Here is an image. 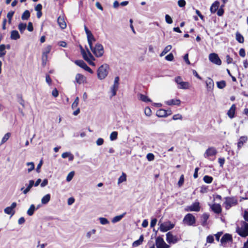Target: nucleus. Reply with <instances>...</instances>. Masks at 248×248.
<instances>
[{"mask_svg":"<svg viewBox=\"0 0 248 248\" xmlns=\"http://www.w3.org/2000/svg\"><path fill=\"white\" fill-rule=\"evenodd\" d=\"M109 67L107 64L101 65L97 71V78L100 80L105 79L108 75Z\"/></svg>","mask_w":248,"mask_h":248,"instance_id":"nucleus-1","label":"nucleus"},{"mask_svg":"<svg viewBox=\"0 0 248 248\" xmlns=\"http://www.w3.org/2000/svg\"><path fill=\"white\" fill-rule=\"evenodd\" d=\"M155 244L157 248H170V246L167 244L163 239L160 237L156 238Z\"/></svg>","mask_w":248,"mask_h":248,"instance_id":"nucleus-10","label":"nucleus"},{"mask_svg":"<svg viewBox=\"0 0 248 248\" xmlns=\"http://www.w3.org/2000/svg\"><path fill=\"white\" fill-rule=\"evenodd\" d=\"M34 182L33 180H30L29 181V185L27 187V188H28L30 190V189H31V188L34 185Z\"/></svg>","mask_w":248,"mask_h":248,"instance_id":"nucleus-61","label":"nucleus"},{"mask_svg":"<svg viewBox=\"0 0 248 248\" xmlns=\"http://www.w3.org/2000/svg\"><path fill=\"white\" fill-rule=\"evenodd\" d=\"M183 222L188 226H193L195 224L196 219L193 215L188 213L184 217Z\"/></svg>","mask_w":248,"mask_h":248,"instance_id":"nucleus-6","label":"nucleus"},{"mask_svg":"<svg viewBox=\"0 0 248 248\" xmlns=\"http://www.w3.org/2000/svg\"><path fill=\"white\" fill-rule=\"evenodd\" d=\"M236 39L240 43H243L244 41L243 36L239 32L236 33Z\"/></svg>","mask_w":248,"mask_h":248,"instance_id":"nucleus-35","label":"nucleus"},{"mask_svg":"<svg viewBox=\"0 0 248 248\" xmlns=\"http://www.w3.org/2000/svg\"><path fill=\"white\" fill-rule=\"evenodd\" d=\"M209 60L213 63L220 65L221 64V61L217 54L215 53H211L209 56Z\"/></svg>","mask_w":248,"mask_h":248,"instance_id":"nucleus-11","label":"nucleus"},{"mask_svg":"<svg viewBox=\"0 0 248 248\" xmlns=\"http://www.w3.org/2000/svg\"><path fill=\"white\" fill-rule=\"evenodd\" d=\"M118 136V133L116 131L112 132L110 135V139L113 141L117 139Z\"/></svg>","mask_w":248,"mask_h":248,"instance_id":"nucleus-43","label":"nucleus"},{"mask_svg":"<svg viewBox=\"0 0 248 248\" xmlns=\"http://www.w3.org/2000/svg\"><path fill=\"white\" fill-rule=\"evenodd\" d=\"M96 232L95 229H92V230L86 233V236L88 239H90L92 235L95 234Z\"/></svg>","mask_w":248,"mask_h":248,"instance_id":"nucleus-46","label":"nucleus"},{"mask_svg":"<svg viewBox=\"0 0 248 248\" xmlns=\"http://www.w3.org/2000/svg\"><path fill=\"white\" fill-rule=\"evenodd\" d=\"M217 87L219 89H223L226 86V82L224 80H221L220 81H218L217 83Z\"/></svg>","mask_w":248,"mask_h":248,"instance_id":"nucleus-41","label":"nucleus"},{"mask_svg":"<svg viewBox=\"0 0 248 248\" xmlns=\"http://www.w3.org/2000/svg\"><path fill=\"white\" fill-rule=\"evenodd\" d=\"M50 200V195L47 194L44 196L41 199V202L43 204H47Z\"/></svg>","mask_w":248,"mask_h":248,"instance_id":"nucleus-30","label":"nucleus"},{"mask_svg":"<svg viewBox=\"0 0 248 248\" xmlns=\"http://www.w3.org/2000/svg\"><path fill=\"white\" fill-rule=\"evenodd\" d=\"M15 12L14 11H10L7 13V17L8 19V22L11 24L12 18L14 16Z\"/></svg>","mask_w":248,"mask_h":248,"instance_id":"nucleus-45","label":"nucleus"},{"mask_svg":"<svg viewBox=\"0 0 248 248\" xmlns=\"http://www.w3.org/2000/svg\"><path fill=\"white\" fill-rule=\"evenodd\" d=\"M118 89V85L113 84L111 88L112 96H115L116 94V92Z\"/></svg>","mask_w":248,"mask_h":248,"instance_id":"nucleus-42","label":"nucleus"},{"mask_svg":"<svg viewBox=\"0 0 248 248\" xmlns=\"http://www.w3.org/2000/svg\"><path fill=\"white\" fill-rule=\"evenodd\" d=\"M204 182L207 184H210L213 181V178L208 175H205L203 179Z\"/></svg>","mask_w":248,"mask_h":248,"instance_id":"nucleus-40","label":"nucleus"},{"mask_svg":"<svg viewBox=\"0 0 248 248\" xmlns=\"http://www.w3.org/2000/svg\"><path fill=\"white\" fill-rule=\"evenodd\" d=\"M51 50V46L50 45L47 46L46 47H45L42 53V56L43 57H46L48 58V54L50 53V51Z\"/></svg>","mask_w":248,"mask_h":248,"instance_id":"nucleus-23","label":"nucleus"},{"mask_svg":"<svg viewBox=\"0 0 248 248\" xmlns=\"http://www.w3.org/2000/svg\"><path fill=\"white\" fill-rule=\"evenodd\" d=\"M143 241V235H141L140 237V238L139 239V240L134 242V243H133V246L134 247L139 246V245L141 244Z\"/></svg>","mask_w":248,"mask_h":248,"instance_id":"nucleus-32","label":"nucleus"},{"mask_svg":"<svg viewBox=\"0 0 248 248\" xmlns=\"http://www.w3.org/2000/svg\"><path fill=\"white\" fill-rule=\"evenodd\" d=\"M168 113L164 109H160L156 111V116L158 117H166Z\"/></svg>","mask_w":248,"mask_h":248,"instance_id":"nucleus-25","label":"nucleus"},{"mask_svg":"<svg viewBox=\"0 0 248 248\" xmlns=\"http://www.w3.org/2000/svg\"><path fill=\"white\" fill-rule=\"evenodd\" d=\"M158 225H159V229L161 232H166L169 230H171L174 227V224L171 223L170 221H166L161 223L160 221L158 222Z\"/></svg>","mask_w":248,"mask_h":248,"instance_id":"nucleus-3","label":"nucleus"},{"mask_svg":"<svg viewBox=\"0 0 248 248\" xmlns=\"http://www.w3.org/2000/svg\"><path fill=\"white\" fill-rule=\"evenodd\" d=\"M165 20L168 24H171L173 22L171 17L168 15L165 16Z\"/></svg>","mask_w":248,"mask_h":248,"instance_id":"nucleus-53","label":"nucleus"},{"mask_svg":"<svg viewBox=\"0 0 248 248\" xmlns=\"http://www.w3.org/2000/svg\"><path fill=\"white\" fill-rule=\"evenodd\" d=\"M20 35L17 31L14 30L11 31L10 38L12 40H17L20 38Z\"/></svg>","mask_w":248,"mask_h":248,"instance_id":"nucleus-22","label":"nucleus"},{"mask_svg":"<svg viewBox=\"0 0 248 248\" xmlns=\"http://www.w3.org/2000/svg\"><path fill=\"white\" fill-rule=\"evenodd\" d=\"M30 16V13L29 11L26 10L23 13V14L21 16V18L22 20H27L29 19Z\"/></svg>","mask_w":248,"mask_h":248,"instance_id":"nucleus-37","label":"nucleus"},{"mask_svg":"<svg viewBox=\"0 0 248 248\" xmlns=\"http://www.w3.org/2000/svg\"><path fill=\"white\" fill-rule=\"evenodd\" d=\"M16 202H13L10 206L7 207L4 209V213L7 215H10L11 217L13 216L15 213L14 209L16 207Z\"/></svg>","mask_w":248,"mask_h":248,"instance_id":"nucleus-13","label":"nucleus"},{"mask_svg":"<svg viewBox=\"0 0 248 248\" xmlns=\"http://www.w3.org/2000/svg\"><path fill=\"white\" fill-rule=\"evenodd\" d=\"M214 237L212 235H208L206 238V242L209 243H212L214 242Z\"/></svg>","mask_w":248,"mask_h":248,"instance_id":"nucleus-55","label":"nucleus"},{"mask_svg":"<svg viewBox=\"0 0 248 248\" xmlns=\"http://www.w3.org/2000/svg\"><path fill=\"white\" fill-rule=\"evenodd\" d=\"M184 182V175L183 174H182L181 175L179 180L178 182V185L179 186H180V187L181 186L183 185Z\"/></svg>","mask_w":248,"mask_h":248,"instance_id":"nucleus-51","label":"nucleus"},{"mask_svg":"<svg viewBox=\"0 0 248 248\" xmlns=\"http://www.w3.org/2000/svg\"><path fill=\"white\" fill-rule=\"evenodd\" d=\"M91 50L97 57L102 56L104 52L103 46L99 43H97Z\"/></svg>","mask_w":248,"mask_h":248,"instance_id":"nucleus-5","label":"nucleus"},{"mask_svg":"<svg viewBox=\"0 0 248 248\" xmlns=\"http://www.w3.org/2000/svg\"><path fill=\"white\" fill-rule=\"evenodd\" d=\"M125 214H126L125 213H124L121 215L117 216L114 217L112 219V220H111L112 222L113 223H116L120 221L123 218V217H124V216Z\"/></svg>","mask_w":248,"mask_h":248,"instance_id":"nucleus-29","label":"nucleus"},{"mask_svg":"<svg viewBox=\"0 0 248 248\" xmlns=\"http://www.w3.org/2000/svg\"><path fill=\"white\" fill-rule=\"evenodd\" d=\"M144 113L146 116H150L151 115L152 111L149 108L146 107L145 108Z\"/></svg>","mask_w":248,"mask_h":248,"instance_id":"nucleus-54","label":"nucleus"},{"mask_svg":"<svg viewBox=\"0 0 248 248\" xmlns=\"http://www.w3.org/2000/svg\"><path fill=\"white\" fill-rule=\"evenodd\" d=\"M146 158L148 161H151L154 160L155 156L153 154L149 153L147 155Z\"/></svg>","mask_w":248,"mask_h":248,"instance_id":"nucleus-52","label":"nucleus"},{"mask_svg":"<svg viewBox=\"0 0 248 248\" xmlns=\"http://www.w3.org/2000/svg\"><path fill=\"white\" fill-rule=\"evenodd\" d=\"M236 106L235 104H233L230 109L228 111L227 115L231 119L233 118L234 117V114L236 110Z\"/></svg>","mask_w":248,"mask_h":248,"instance_id":"nucleus-18","label":"nucleus"},{"mask_svg":"<svg viewBox=\"0 0 248 248\" xmlns=\"http://www.w3.org/2000/svg\"><path fill=\"white\" fill-rule=\"evenodd\" d=\"M57 22L60 27L62 29H64L66 27V23L64 20V17L63 16H60L57 19Z\"/></svg>","mask_w":248,"mask_h":248,"instance_id":"nucleus-16","label":"nucleus"},{"mask_svg":"<svg viewBox=\"0 0 248 248\" xmlns=\"http://www.w3.org/2000/svg\"><path fill=\"white\" fill-rule=\"evenodd\" d=\"M96 143L98 146L101 145L104 143V140L102 138H99L97 140Z\"/></svg>","mask_w":248,"mask_h":248,"instance_id":"nucleus-60","label":"nucleus"},{"mask_svg":"<svg viewBox=\"0 0 248 248\" xmlns=\"http://www.w3.org/2000/svg\"><path fill=\"white\" fill-rule=\"evenodd\" d=\"M76 80L78 83L80 84L84 83L85 80V77L80 74H78L76 76Z\"/></svg>","mask_w":248,"mask_h":248,"instance_id":"nucleus-20","label":"nucleus"},{"mask_svg":"<svg viewBox=\"0 0 248 248\" xmlns=\"http://www.w3.org/2000/svg\"><path fill=\"white\" fill-rule=\"evenodd\" d=\"M173 58L174 57L172 53H170L165 57V59L168 61H172L173 60Z\"/></svg>","mask_w":248,"mask_h":248,"instance_id":"nucleus-56","label":"nucleus"},{"mask_svg":"<svg viewBox=\"0 0 248 248\" xmlns=\"http://www.w3.org/2000/svg\"><path fill=\"white\" fill-rule=\"evenodd\" d=\"M217 152L214 147H209L204 153L203 156L206 158H209L211 157L215 156Z\"/></svg>","mask_w":248,"mask_h":248,"instance_id":"nucleus-7","label":"nucleus"},{"mask_svg":"<svg viewBox=\"0 0 248 248\" xmlns=\"http://www.w3.org/2000/svg\"><path fill=\"white\" fill-rule=\"evenodd\" d=\"M27 28L26 23H20L18 26V29L21 33H23Z\"/></svg>","mask_w":248,"mask_h":248,"instance_id":"nucleus-33","label":"nucleus"},{"mask_svg":"<svg viewBox=\"0 0 248 248\" xmlns=\"http://www.w3.org/2000/svg\"><path fill=\"white\" fill-rule=\"evenodd\" d=\"M11 135V134L10 132H8L6 134H5L1 140V142L0 143V145L5 143L8 140V139L10 137Z\"/></svg>","mask_w":248,"mask_h":248,"instance_id":"nucleus-31","label":"nucleus"},{"mask_svg":"<svg viewBox=\"0 0 248 248\" xmlns=\"http://www.w3.org/2000/svg\"><path fill=\"white\" fill-rule=\"evenodd\" d=\"M27 165L30 166V168L28 169V172H31L34 169V165L33 162H28Z\"/></svg>","mask_w":248,"mask_h":248,"instance_id":"nucleus-47","label":"nucleus"},{"mask_svg":"<svg viewBox=\"0 0 248 248\" xmlns=\"http://www.w3.org/2000/svg\"><path fill=\"white\" fill-rule=\"evenodd\" d=\"M201 206L199 202H195L191 205L187 206L185 208V211L187 212H199L200 211Z\"/></svg>","mask_w":248,"mask_h":248,"instance_id":"nucleus-8","label":"nucleus"},{"mask_svg":"<svg viewBox=\"0 0 248 248\" xmlns=\"http://www.w3.org/2000/svg\"><path fill=\"white\" fill-rule=\"evenodd\" d=\"M184 60L185 62L187 64H190V61L188 60V54H186L185 55V56L184 57Z\"/></svg>","mask_w":248,"mask_h":248,"instance_id":"nucleus-62","label":"nucleus"},{"mask_svg":"<svg viewBox=\"0 0 248 248\" xmlns=\"http://www.w3.org/2000/svg\"><path fill=\"white\" fill-rule=\"evenodd\" d=\"M179 239L176 236L173 235L171 232H168L166 234V241L169 244H175Z\"/></svg>","mask_w":248,"mask_h":248,"instance_id":"nucleus-12","label":"nucleus"},{"mask_svg":"<svg viewBox=\"0 0 248 248\" xmlns=\"http://www.w3.org/2000/svg\"><path fill=\"white\" fill-rule=\"evenodd\" d=\"M81 53L82 54L84 59L85 61H86L90 65L95 66V63L92 62L93 61H94L95 59L93 55L90 52V51L88 49V54H87L86 52L83 49L82 47H81Z\"/></svg>","mask_w":248,"mask_h":248,"instance_id":"nucleus-4","label":"nucleus"},{"mask_svg":"<svg viewBox=\"0 0 248 248\" xmlns=\"http://www.w3.org/2000/svg\"><path fill=\"white\" fill-rule=\"evenodd\" d=\"M52 95L55 97H57L59 95L58 91L56 88H55L52 92Z\"/></svg>","mask_w":248,"mask_h":248,"instance_id":"nucleus-59","label":"nucleus"},{"mask_svg":"<svg viewBox=\"0 0 248 248\" xmlns=\"http://www.w3.org/2000/svg\"><path fill=\"white\" fill-rule=\"evenodd\" d=\"M78 101H79V98L78 97H77L76 98L74 102L72 104V108L73 109H75L78 107Z\"/></svg>","mask_w":248,"mask_h":248,"instance_id":"nucleus-49","label":"nucleus"},{"mask_svg":"<svg viewBox=\"0 0 248 248\" xmlns=\"http://www.w3.org/2000/svg\"><path fill=\"white\" fill-rule=\"evenodd\" d=\"M248 140V138L246 136H242L239 139V141L237 143L238 148H241L245 143Z\"/></svg>","mask_w":248,"mask_h":248,"instance_id":"nucleus-27","label":"nucleus"},{"mask_svg":"<svg viewBox=\"0 0 248 248\" xmlns=\"http://www.w3.org/2000/svg\"><path fill=\"white\" fill-rule=\"evenodd\" d=\"M139 96H140V100H142L143 102H151V100L149 98H148L147 96H146L144 94H140Z\"/></svg>","mask_w":248,"mask_h":248,"instance_id":"nucleus-39","label":"nucleus"},{"mask_svg":"<svg viewBox=\"0 0 248 248\" xmlns=\"http://www.w3.org/2000/svg\"><path fill=\"white\" fill-rule=\"evenodd\" d=\"M219 3L217 1L214 2L210 7V11L212 13H215L219 7Z\"/></svg>","mask_w":248,"mask_h":248,"instance_id":"nucleus-26","label":"nucleus"},{"mask_svg":"<svg viewBox=\"0 0 248 248\" xmlns=\"http://www.w3.org/2000/svg\"><path fill=\"white\" fill-rule=\"evenodd\" d=\"M99 220L102 225H106L109 223V221L106 218L101 217L99 218Z\"/></svg>","mask_w":248,"mask_h":248,"instance_id":"nucleus-44","label":"nucleus"},{"mask_svg":"<svg viewBox=\"0 0 248 248\" xmlns=\"http://www.w3.org/2000/svg\"><path fill=\"white\" fill-rule=\"evenodd\" d=\"M178 4L180 7H184L186 5V1L185 0H179L178 1Z\"/></svg>","mask_w":248,"mask_h":248,"instance_id":"nucleus-58","label":"nucleus"},{"mask_svg":"<svg viewBox=\"0 0 248 248\" xmlns=\"http://www.w3.org/2000/svg\"><path fill=\"white\" fill-rule=\"evenodd\" d=\"M88 41L95 42V39L92 33L87 35Z\"/></svg>","mask_w":248,"mask_h":248,"instance_id":"nucleus-50","label":"nucleus"},{"mask_svg":"<svg viewBox=\"0 0 248 248\" xmlns=\"http://www.w3.org/2000/svg\"><path fill=\"white\" fill-rule=\"evenodd\" d=\"M156 222H157V219L156 218L152 219L151 221V223H150L151 227V228L154 227L155 225Z\"/></svg>","mask_w":248,"mask_h":248,"instance_id":"nucleus-64","label":"nucleus"},{"mask_svg":"<svg viewBox=\"0 0 248 248\" xmlns=\"http://www.w3.org/2000/svg\"><path fill=\"white\" fill-rule=\"evenodd\" d=\"M46 81L49 85H50L51 84L52 80H51L49 75H46Z\"/></svg>","mask_w":248,"mask_h":248,"instance_id":"nucleus-57","label":"nucleus"},{"mask_svg":"<svg viewBox=\"0 0 248 248\" xmlns=\"http://www.w3.org/2000/svg\"><path fill=\"white\" fill-rule=\"evenodd\" d=\"M172 46L171 45H168L166 46L165 48L163 49L161 53L160 54V57H162L165 55L167 53H168L169 51L171 49Z\"/></svg>","mask_w":248,"mask_h":248,"instance_id":"nucleus-34","label":"nucleus"},{"mask_svg":"<svg viewBox=\"0 0 248 248\" xmlns=\"http://www.w3.org/2000/svg\"><path fill=\"white\" fill-rule=\"evenodd\" d=\"M75 63L85 70L89 72L91 74L93 73V71L86 64V63L82 60H76Z\"/></svg>","mask_w":248,"mask_h":248,"instance_id":"nucleus-9","label":"nucleus"},{"mask_svg":"<svg viewBox=\"0 0 248 248\" xmlns=\"http://www.w3.org/2000/svg\"><path fill=\"white\" fill-rule=\"evenodd\" d=\"M211 208L216 214H219L221 212V207L219 204L215 203L212 205Z\"/></svg>","mask_w":248,"mask_h":248,"instance_id":"nucleus-19","label":"nucleus"},{"mask_svg":"<svg viewBox=\"0 0 248 248\" xmlns=\"http://www.w3.org/2000/svg\"><path fill=\"white\" fill-rule=\"evenodd\" d=\"M35 210V207L34 205L31 204L30 206V208L27 211V214L30 216H31L33 215Z\"/></svg>","mask_w":248,"mask_h":248,"instance_id":"nucleus-36","label":"nucleus"},{"mask_svg":"<svg viewBox=\"0 0 248 248\" xmlns=\"http://www.w3.org/2000/svg\"><path fill=\"white\" fill-rule=\"evenodd\" d=\"M232 238L231 234L229 233H225L221 238L220 242L221 244H223L228 242H232Z\"/></svg>","mask_w":248,"mask_h":248,"instance_id":"nucleus-17","label":"nucleus"},{"mask_svg":"<svg viewBox=\"0 0 248 248\" xmlns=\"http://www.w3.org/2000/svg\"><path fill=\"white\" fill-rule=\"evenodd\" d=\"M27 29L29 31H33V27L31 22H29L28 23Z\"/></svg>","mask_w":248,"mask_h":248,"instance_id":"nucleus-63","label":"nucleus"},{"mask_svg":"<svg viewBox=\"0 0 248 248\" xmlns=\"http://www.w3.org/2000/svg\"><path fill=\"white\" fill-rule=\"evenodd\" d=\"M166 103L169 106L170 105H180L181 101L179 99H171L168 100L166 102Z\"/></svg>","mask_w":248,"mask_h":248,"instance_id":"nucleus-21","label":"nucleus"},{"mask_svg":"<svg viewBox=\"0 0 248 248\" xmlns=\"http://www.w3.org/2000/svg\"><path fill=\"white\" fill-rule=\"evenodd\" d=\"M178 88L182 89H188L189 88V83L188 82L182 81L178 84Z\"/></svg>","mask_w":248,"mask_h":248,"instance_id":"nucleus-24","label":"nucleus"},{"mask_svg":"<svg viewBox=\"0 0 248 248\" xmlns=\"http://www.w3.org/2000/svg\"><path fill=\"white\" fill-rule=\"evenodd\" d=\"M209 215L208 214V213H204L202 217H201V219H202V226H205L206 224V222H207V220H208V219L209 218Z\"/></svg>","mask_w":248,"mask_h":248,"instance_id":"nucleus-28","label":"nucleus"},{"mask_svg":"<svg viewBox=\"0 0 248 248\" xmlns=\"http://www.w3.org/2000/svg\"><path fill=\"white\" fill-rule=\"evenodd\" d=\"M236 231L242 237H245L248 236V223L243 222L241 227H237Z\"/></svg>","mask_w":248,"mask_h":248,"instance_id":"nucleus-2","label":"nucleus"},{"mask_svg":"<svg viewBox=\"0 0 248 248\" xmlns=\"http://www.w3.org/2000/svg\"><path fill=\"white\" fill-rule=\"evenodd\" d=\"M207 90L208 92H212L213 90L214 83L213 79L208 78L205 81Z\"/></svg>","mask_w":248,"mask_h":248,"instance_id":"nucleus-15","label":"nucleus"},{"mask_svg":"<svg viewBox=\"0 0 248 248\" xmlns=\"http://www.w3.org/2000/svg\"><path fill=\"white\" fill-rule=\"evenodd\" d=\"M126 180V175L124 172L122 173V175L118 179V184H120Z\"/></svg>","mask_w":248,"mask_h":248,"instance_id":"nucleus-38","label":"nucleus"},{"mask_svg":"<svg viewBox=\"0 0 248 248\" xmlns=\"http://www.w3.org/2000/svg\"><path fill=\"white\" fill-rule=\"evenodd\" d=\"M75 172L74 171H71L67 176L66 181L67 182H70L73 178Z\"/></svg>","mask_w":248,"mask_h":248,"instance_id":"nucleus-48","label":"nucleus"},{"mask_svg":"<svg viewBox=\"0 0 248 248\" xmlns=\"http://www.w3.org/2000/svg\"><path fill=\"white\" fill-rule=\"evenodd\" d=\"M237 200L234 198H227L225 201L226 208H229L237 204Z\"/></svg>","mask_w":248,"mask_h":248,"instance_id":"nucleus-14","label":"nucleus"}]
</instances>
